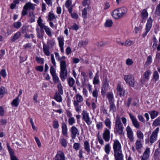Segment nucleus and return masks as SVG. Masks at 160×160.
Masks as SVG:
<instances>
[{
  "instance_id": "ea45409f",
  "label": "nucleus",
  "mask_w": 160,
  "mask_h": 160,
  "mask_svg": "<svg viewBox=\"0 0 160 160\" xmlns=\"http://www.w3.org/2000/svg\"><path fill=\"white\" fill-rule=\"evenodd\" d=\"M88 41L87 40H86L84 41H81L79 42L78 46L80 48L84 47L88 44Z\"/></svg>"
},
{
  "instance_id": "de8ad7c7",
  "label": "nucleus",
  "mask_w": 160,
  "mask_h": 160,
  "mask_svg": "<svg viewBox=\"0 0 160 160\" xmlns=\"http://www.w3.org/2000/svg\"><path fill=\"white\" fill-rule=\"evenodd\" d=\"M53 127L55 129H57L59 127V124L58 121L55 120L53 122Z\"/></svg>"
},
{
  "instance_id": "a18cd8bd",
  "label": "nucleus",
  "mask_w": 160,
  "mask_h": 160,
  "mask_svg": "<svg viewBox=\"0 0 160 160\" xmlns=\"http://www.w3.org/2000/svg\"><path fill=\"white\" fill-rule=\"evenodd\" d=\"M55 15L53 14L52 12H50L48 14V20L50 21H52L55 18Z\"/></svg>"
},
{
  "instance_id": "338daca9",
  "label": "nucleus",
  "mask_w": 160,
  "mask_h": 160,
  "mask_svg": "<svg viewBox=\"0 0 160 160\" xmlns=\"http://www.w3.org/2000/svg\"><path fill=\"white\" fill-rule=\"evenodd\" d=\"M138 118L139 120L141 122L144 123L145 122V121L142 115L140 114H139L138 116Z\"/></svg>"
},
{
  "instance_id": "4d7b16f0",
  "label": "nucleus",
  "mask_w": 160,
  "mask_h": 160,
  "mask_svg": "<svg viewBox=\"0 0 160 160\" xmlns=\"http://www.w3.org/2000/svg\"><path fill=\"white\" fill-rule=\"evenodd\" d=\"M155 13L157 15L160 16V3L157 6Z\"/></svg>"
},
{
  "instance_id": "6ab92c4d",
  "label": "nucleus",
  "mask_w": 160,
  "mask_h": 160,
  "mask_svg": "<svg viewBox=\"0 0 160 160\" xmlns=\"http://www.w3.org/2000/svg\"><path fill=\"white\" fill-rule=\"evenodd\" d=\"M35 4H32L30 2H28L24 6V8L27 9L34 10L35 9Z\"/></svg>"
},
{
  "instance_id": "423d86ee",
  "label": "nucleus",
  "mask_w": 160,
  "mask_h": 160,
  "mask_svg": "<svg viewBox=\"0 0 160 160\" xmlns=\"http://www.w3.org/2000/svg\"><path fill=\"white\" fill-rule=\"evenodd\" d=\"M152 22L153 20L152 18L149 17L147 20V22L146 26L145 29L146 32L142 35L143 37H145L148 33L149 32L152 26Z\"/></svg>"
},
{
  "instance_id": "7ed1b4c3",
  "label": "nucleus",
  "mask_w": 160,
  "mask_h": 160,
  "mask_svg": "<svg viewBox=\"0 0 160 160\" xmlns=\"http://www.w3.org/2000/svg\"><path fill=\"white\" fill-rule=\"evenodd\" d=\"M60 77L62 81H64L67 77L68 71L66 69V64L65 61H62L60 63Z\"/></svg>"
},
{
  "instance_id": "c03bdc74",
  "label": "nucleus",
  "mask_w": 160,
  "mask_h": 160,
  "mask_svg": "<svg viewBox=\"0 0 160 160\" xmlns=\"http://www.w3.org/2000/svg\"><path fill=\"white\" fill-rule=\"evenodd\" d=\"M152 61V57L149 55L147 58V61L145 62V65H148L150 64Z\"/></svg>"
},
{
  "instance_id": "052dcab7",
  "label": "nucleus",
  "mask_w": 160,
  "mask_h": 160,
  "mask_svg": "<svg viewBox=\"0 0 160 160\" xmlns=\"http://www.w3.org/2000/svg\"><path fill=\"white\" fill-rule=\"evenodd\" d=\"M126 63L128 65H131L133 64V62L132 59L128 58L126 59Z\"/></svg>"
},
{
  "instance_id": "9b49d317",
  "label": "nucleus",
  "mask_w": 160,
  "mask_h": 160,
  "mask_svg": "<svg viewBox=\"0 0 160 160\" xmlns=\"http://www.w3.org/2000/svg\"><path fill=\"white\" fill-rule=\"evenodd\" d=\"M127 137L131 142H132L134 141L133 133L132 128L130 127L128 125L126 128Z\"/></svg>"
},
{
  "instance_id": "603ef678",
  "label": "nucleus",
  "mask_w": 160,
  "mask_h": 160,
  "mask_svg": "<svg viewBox=\"0 0 160 160\" xmlns=\"http://www.w3.org/2000/svg\"><path fill=\"white\" fill-rule=\"evenodd\" d=\"M107 97L108 99L109 102L112 101L113 97L112 93H108L107 94Z\"/></svg>"
},
{
  "instance_id": "6e6552de",
  "label": "nucleus",
  "mask_w": 160,
  "mask_h": 160,
  "mask_svg": "<svg viewBox=\"0 0 160 160\" xmlns=\"http://www.w3.org/2000/svg\"><path fill=\"white\" fill-rule=\"evenodd\" d=\"M82 119L88 125H91L92 123V121L87 112L86 111L83 110L82 113Z\"/></svg>"
},
{
  "instance_id": "09e8293b",
  "label": "nucleus",
  "mask_w": 160,
  "mask_h": 160,
  "mask_svg": "<svg viewBox=\"0 0 160 160\" xmlns=\"http://www.w3.org/2000/svg\"><path fill=\"white\" fill-rule=\"evenodd\" d=\"M62 146L65 148L67 146V142L66 140L64 138H61L60 140Z\"/></svg>"
},
{
  "instance_id": "a878e982",
  "label": "nucleus",
  "mask_w": 160,
  "mask_h": 160,
  "mask_svg": "<svg viewBox=\"0 0 160 160\" xmlns=\"http://www.w3.org/2000/svg\"><path fill=\"white\" fill-rule=\"evenodd\" d=\"M84 148L87 152L89 153L90 152L91 149L90 144L88 141H86L84 142Z\"/></svg>"
},
{
  "instance_id": "1a4fd4ad",
  "label": "nucleus",
  "mask_w": 160,
  "mask_h": 160,
  "mask_svg": "<svg viewBox=\"0 0 160 160\" xmlns=\"http://www.w3.org/2000/svg\"><path fill=\"white\" fill-rule=\"evenodd\" d=\"M130 118L132 122V125L136 128H138L140 127V123L135 116L130 113H128Z\"/></svg>"
},
{
  "instance_id": "4be33fe9",
  "label": "nucleus",
  "mask_w": 160,
  "mask_h": 160,
  "mask_svg": "<svg viewBox=\"0 0 160 160\" xmlns=\"http://www.w3.org/2000/svg\"><path fill=\"white\" fill-rule=\"evenodd\" d=\"M42 29H44L48 37H51L52 36L51 29L45 25L43 27Z\"/></svg>"
},
{
  "instance_id": "4c0bfd02",
  "label": "nucleus",
  "mask_w": 160,
  "mask_h": 160,
  "mask_svg": "<svg viewBox=\"0 0 160 160\" xmlns=\"http://www.w3.org/2000/svg\"><path fill=\"white\" fill-rule=\"evenodd\" d=\"M67 81L70 87H73L75 83V80L72 78H68L67 79Z\"/></svg>"
},
{
  "instance_id": "6e6d98bb",
  "label": "nucleus",
  "mask_w": 160,
  "mask_h": 160,
  "mask_svg": "<svg viewBox=\"0 0 160 160\" xmlns=\"http://www.w3.org/2000/svg\"><path fill=\"white\" fill-rule=\"evenodd\" d=\"M113 22L111 20H107L105 23V25L107 27H111L112 24Z\"/></svg>"
},
{
  "instance_id": "72a5a7b5",
  "label": "nucleus",
  "mask_w": 160,
  "mask_h": 160,
  "mask_svg": "<svg viewBox=\"0 0 160 160\" xmlns=\"http://www.w3.org/2000/svg\"><path fill=\"white\" fill-rule=\"evenodd\" d=\"M110 144L108 143L105 145L104 146V150L105 152L107 154H109L110 151Z\"/></svg>"
},
{
  "instance_id": "37998d69",
  "label": "nucleus",
  "mask_w": 160,
  "mask_h": 160,
  "mask_svg": "<svg viewBox=\"0 0 160 160\" xmlns=\"http://www.w3.org/2000/svg\"><path fill=\"white\" fill-rule=\"evenodd\" d=\"M28 26H24L21 28V32L23 33H27L28 30Z\"/></svg>"
},
{
  "instance_id": "393cba45",
  "label": "nucleus",
  "mask_w": 160,
  "mask_h": 160,
  "mask_svg": "<svg viewBox=\"0 0 160 160\" xmlns=\"http://www.w3.org/2000/svg\"><path fill=\"white\" fill-rule=\"evenodd\" d=\"M151 72L150 70L146 71L143 75V78L144 81H148L149 79V76L151 74Z\"/></svg>"
},
{
  "instance_id": "dca6fc26",
  "label": "nucleus",
  "mask_w": 160,
  "mask_h": 160,
  "mask_svg": "<svg viewBox=\"0 0 160 160\" xmlns=\"http://www.w3.org/2000/svg\"><path fill=\"white\" fill-rule=\"evenodd\" d=\"M117 90L118 93L119 94L121 97L124 96L125 90L123 89L120 84L118 83V84L117 87Z\"/></svg>"
},
{
  "instance_id": "c9c22d12",
  "label": "nucleus",
  "mask_w": 160,
  "mask_h": 160,
  "mask_svg": "<svg viewBox=\"0 0 160 160\" xmlns=\"http://www.w3.org/2000/svg\"><path fill=\"white\" fill-rule=\"evenodd\" d=\"M106 126L110 129L111 128V122L109 118H107L104 122Z\"/></svg>"
},
{
  "instance_id": "13d9d810",
  "label": "nucleus",
  "mask_w": 160,
  "mask_h": 160,
  "mask_svg": "<svg viewBox=\"0 0 160 160\" xmlns=\"http://www.w3.org/2000/svg\"><path fill=\"white\" fill-rule=\"evenodd\" d=\"M6 93L5 88L3 87L0 88V96L3 95Z\"/></svg>"
},
{
  "instance_id": "39448f33",
  "label": "nucleus",
  "mask_w": 160,
  "mask_h": 160,
  "mask_svg": "<svg viewBox=\"0 0 160 160\" xmlns=\"http://www.w3.org/2000/svg\"><path fill=\"white\" fill-rule=\"evenodd\" d=\"M124 79L126 83L131 87H133L134 86L135 80L134 77L131 75H125Z\"/></svg>"
},
{
  "instance_id": "7c9ffc66",
  "label": "nucleus",
  "mask_w": 160,
  "mask_h": 160,
  "mask_svg": "<svg viewBox=\"0 0 160 160\" xmlns=\"http://www.w3.org/2000/svg\"><path fill=\"white\" fill-rule=\"evenodd\" d=\"M54 99L57 102H61L62 100L61 96L58 93L56 92L54 96Z\"/></svg>"
},
{
  "instance_id": "f257e3e1",
  "label": "nucleus",
  "mask_w": 160,
  "mask_h": 160,
  "mask_svg": "<svg viewBox=\"0 0 160 160\" xmlns=\"http://www.w3.org/2000/svg\"><path fill=\"white\" fill-rule=\"evenodd\" d=\"M113 149L115 160H124V155L122 149V145L118 139L113 141Z\"/></svg>"
},
{
  "instance_id": "20e7f679",
  "label": "nucleus",
  "mask_w": 160,
  "mask_h": 160,
  "mask_svg": "<svg viewBox=\"0 0 160 160\" xmlns=\"http://www.w3.org/2000/svg\"><path fill=\"white\" fill-rule=\"evenodd\" d=\"M75 98H76V100H74L73 104L76 111L78 112H80L81 111V105H80L79 103L83 101V98L82 96L79 93L76 94Z\"/></svg>"
},
{
  "instance_id": "bb28decb",
  "label": "nucleus",
  "mask_w": 160,
  "mask_h": 160,
  "mask_svg": "<svg viewBox=\"0 0 160 160\" xmlns=\"http://www.w3.org/2000/svg\"><path fill=\"white\" fill-rule=\"evenodd\" d=\"M120 14L118 12L117 9L113 10L112 13V17L116 19H118L121 18Z\"/></svg>"
},
{
  "instance_id": "2f4dec72",
  "label": "nucleus",
  "mask_w": 160,
  "mask_h": 160,
  "mask_svg": "<svg viewBox=\"0 0 160 160\" xmlns=\"http://www.w3.org/2000/svg\"><path fill=\"white\" fill-rule=\"evenodd\" d=\"M98 91L97 90V88H96L92 92V95L93 97L95 98V101L96 102H97V98L98 96Z\"/></svg>"
},
{
  "instance_id": "864d4df0",
  "label": "nucleus",
  "mask_w": 160,
  "mask_h": 160,
  "mask_svg": "<svg viewBox=\"0 0 160 160\" xmlns=\"http://www.w3.org/2000/svg\"><path fill=\"white\" fill-rule=\"evenodd\" d=\"M69 124V125H72L74 123H75V120L74 118L73 117H72L69 118L68 120Z\"/></svg>"
},
{
  "instance_id": "8fccbe9b",
  "label": "nucleus",
  "mask_w": 160,
  "mask_h": 160,
  "mask_svg": "<svg viewBox=\"0 0 160 160\" xmlns=\"http://www.w3.org/2000/svg\"><path fill=\"white\" fill-rule=\"evenodd\" d=\"M82 13V17L83 18H87L88 12L86 8H84L83 9Z\"/></svg>"
},
{
  "instance_id": "ddd939ff",
  "label": "nucleus",
  "mask_w": 160,
  "mask_h": 160,
  "mask_svg": "<svg viewBox=\"0 0 160 160\" xmlns=\"http://www.w3.org/2000/svg\"><path fill=\"white\" fill-rule=\"evenodd\" d=\"M103 139L106 142H108L110 139V131L107 128H105L102 134Z\"/></svg>"
},
{
  "instance_id": "680f3d73",
  "label": "nucleus",
  "mask_w": 160,
  "mask_h": 160,
  "mask_svg": "<svg viewBox=\"0 0 160 160\" xmlns=\"http://www.w3.org/2000/svg\"><path fill=\"white\" fill-rule=\"evenodd\" d=\"M50 72L52 76L56 74L55 70L54 67L52 66L50 67Z\"/></svg>"
},
{
  "instance_id": "a19ab883",
  "label": "nucleus",
  "mask_w": 160,
  "mask_h": 160,
  "mask_svg": "<svg viewBox=\"0 0 160 160\" xmlns=\"http://www.w3.org/2000/svg\"><path fill=\"white\" fill-rule=\"evenodd\" d=\"M98 72H97L95 75L93 80V83L94 84H98L99 82V80L98 79Z\"/></svg>"
},
{
  "instance_id": "aec40b11",
  "label": "nucleus",
  "mask_w": 160,
  "mask_h": 160,
  "mask_svg": "<svg viewBox=\"0 0 160 160\" xmlns=\"http://www.w3.org/2000/svg\"><path fill=\"white\" fill-rule=\"evenodd\" d=\"M62 134L64 136H67L68 134V128L67 125L65 122H62Z\"/></svg>"
},
{
  "instance_id": "9d476101",
  "label": "nucleus",
  "mask_w": 160,
  "mask_h": 160,
  "mask_svg": "<svg viewBox=\"0 0 160 160\" xmlns=\"http://www.w3.org/2000/svg\"><path fill=\"white\" fill-rule=\"evenodd\" d=\"M71 136L72 138L74 139L77 136L79 135V131L75 126H72L70 129Z\"/></svg>"
},
{
  "instance_id": "473e14b6",
  "label": "nucleus",
  "mask_w": 160,
  "mask_h": 160,
  "mask_svg": "<svg viewBox=\"0 0 160 160\" xmlns=\"http://www.w3.org/2000/svg\"><path fill=\"white\" fill-rule=\"evenodd\" d=\"M19 103V97H17L15 99H14L12 102V105L15 106V107H17Z\"/></svg>"
},
{
  "instance_id": "58836bf2",
  "label": "nucleus",
  "mask_w": 160,
  "mask_h": 160,
  "mask_svg": "<svg viewBox=\"0 0 160 160\" xmlns=\"http://www.w3.org/2000/svg\"><path fill=\"white\" fill-rule=\"evenodd\" d=\"M152 124L155 127L160 126V117L157 118L153 121Z\"/></svg>"
},
{
  "instance_id": "cd10ccee",
  "label": "nucleus",
  "mask_w": 160,
  "mask_h": 160,
  "mask_svg": "<svg viewBox=\"0 0 160 160\" xmlns=\"http://www.w3.org/2000/svg\"><path fill=\"white\" fill-rule=\"evenodd\" d=\"M152 119H153L156 117L158 114V112L155 110H153L148 112Z\"/></svg>"
},
{
  "instance_id": "bf43d9fd",
  "label": "nucleus",
  "mask_w": 160,
  "mask_h": 160,
  "mask_svg": "<svg viewBox=\"0 0 160 160\" xmlns=\"http://www.w3.org/2000/svg\"><path fill=\"white\" fill-rule=\"evenodd\" d=\"M109 42H100L98 43V46L99 47H104L107 45L109 44Z\"/></svg>"
},
{
  "instance_id": "5fc2aeb1",
  "label": "nucleus",
  "mask_w": 160,
  "mask_h": 160,
  "mask_svg": "<svg viewBox=\"0 0 160 160\" xmlns=\"http://www.w3.org/2000/svg\"><path fill=\"white\" fill-rule=\"evenodd\" d=\"M22 24L20 22H15L13 24L14 27L17 29L19 28L21 26Z\"/></svg>"
},
{
  "instance_id": "774afa93",
  "label": "nucleus",
  "mask_w": 160,
  "mask_h": 160,
  "mask_svg": "<svg viewBox=\"0 0 160 160\" xmlns=\"http://www.w3.org/2000/svg\"><path fill=\"white\" fill-rule=\"evenodd\" d=\"M123 13L124 15L126 14L127 12V10L126 8L125 7H122L120 8H118Z\"/></svg>"
},
{
  "instance_id": "f3484780",
  "label": "nucleus",
  "mask_w": 160,
  "mask_h": 160,
  "mask_svg": "<svg viewBox=\"0 0 160 160\" xmlns=\"http://www.w3.org/2000/svg\"><path fill=\"white\" fill-rule=\"evenodd\" d=\"M55 160H65L63 152L61 151H58L55 157Z\"/></svg>"
},
{
  "instance_id": "2eb2a0df",
  "label": "nucleus",
  "mask_w": 160,
  "mask_h": 160,
  "mask_svg": "<svg viewBox=\"0 0 160 160\" xmlns=\"http://www.w3.org/2000/svg\"><path fill=\"white\" fill-rule=\"evenodd\" d=\"M57 39L58 40L59 45L61 51L62 53H63L64 52L63 48L64 44V38L63 37L60 36Z\"/></svg>"
},
{
  "instance_id": "49530a36",
  "label": "nucleus",
  "mask_w": 160,
  "mask_h": 160,
  "mask_svg": "<svg viewBox=\"0 0 160 160\" xmlns=\"http://www.w3.org/2000/svg\"><path fill=\"white\" fill-rule=\"evenodd\" d=\"M153 78L155 81H157L159 79V76L158 72L157 71L154 72L153 76Z\"/></svg>"
},
{
  "instance_id": "f03ea898",
  "label": "nucleus",
  "mask_w": 160,
  "mask_h": 160,
  "mask_svg": "<svg viewBox=\"0 0 160 160\" xmlns=\"http://www.w3.org/2000/svg\"><path fill=\"white\" fill-rule=\"evenodd\" d=\"M124 128L121 121V118L117 115L115 121L114 132L115 134L119 135H124L123 130Z\"/></svg>"
},
{
  "instance_id": "3c124183",
  "label": "nucleus",
  "mask_w": 160,
  "mask_h": 160,
  "mask_svg": "<svg viewBox=\"0 0 160 160\" xmlns=\"http://www.w3.org/2000/svg\"><path fill=\"white\" fill-rule=\"evenodd\" d=\"M52 77L54 83H59L60 82L59 78L56 74L53 75V76H52Z\"/></svg>"
},
{
  "instance_id": "0eeeda50",
  "label": "nucleus",
  "mask_w": 160,
  "mask_h": 160,
  "mask_svg": "<svg viewBox=\"0 0 160 160\" xmlns=\"http://www.w3.org/2000/svg\"><path fill=\"white\" fill-rule=\"evenodd\" d=\"M159 130V128L158 127L152 132L149 138V141L151 144L153 143L157 140Z\"/></svg>"
},
{
  "instance_id": "c85d7f7f",
  "label": "nucleus",
  "mask_w": 160,
  "mask_h": 160,
  "mask_svg": "<svg viewBox=\"0 0 160 160\" xmlns=\"http://www.w3.org/2000/svg\"><path fill=\"white\" fill-rule=\"evenodd\" d=\"M21 35V32H18L14 35L13 36L11 39L12 42H14L19 38Z\"/></svg>"
},
{
  "instance_id": "4468645a",
  "label": "nucleus",
  "mask_w": 160,
  "mask_h": 160,
  "mask_svg": "<svg viewBox=\"0 0 160 160\" xmlns=\"http://www.w3.org/2000/svg\"><path fill=\"white\" fill-rule=\"evenodd\" d=\"M109 87V85L107 80V78H106L103 82V84L102 88L101 93L102 95H104L107 90L108 89Z\"/></svg>"
},
{
  "instance_id": "412c9836",
  "label": "nucleus",
  "mask_w": 160,
  "mask_h": 160,
  "mask_svg": "<svg viewBox=\"0 0 160 160\" xmlns=\"http://www.w3.org/2000/svg\"><path fill=\"white\" fill-rule=\"evenodd\" d=\"M43 49L45 55L47 56H49L50 55L49 48L48 45L45 44H43Z\"/></svg>"
},
{
  "instance_id": "69168bd1",
  "label": "nucleus",
  "mask_w": 160,
  "mask_h": 160,
  "mask_svg": "<svg viewBox=\"0 0 160 160\" xmlns=\"http://www.w3.org/2000/svg\"><path fill=\"white\" fill-rule=\"evenodd\" d=\"M58 88L59 93L62 95L63 94V91L61 85L60 83L58 85Z\"/></svg>"
},
{
  "instance_id": "a211bd4d",
  "label": "nucleus",
  "mask_w": 160,
  "mask_h": 160,
  "mask_svg": "<svg viewBox=\"0 0 160 160\" xmlns=\"http://www.w3.org/2000/svg\"><path fill=\"white\" fill-rule=\"evenodd\" d=\"M36 30L38 38L40 39H42L44 33L43 29H40L38 27H37L36 28Z\"/></svg>"
},
{
  "instance_id": "0e129e2a",
  "label": "nucleus",
  "mask_w": 160,
  "mask_h": 160,
  "mask_svg": "<svg viewBox=\"0 0 160 160\" xmlns=\"http://www.w3.org/2000/svg\"><path fill=\"white\" fill-rule=\"evenodd\" d=\"M36 60L38 63H41V64H43L44 63V60L42 58H41L39 57H36Z\"/></svg>"
},
{
  "instance_id": "c756f323",
  "label": "nucleus",
  "mask_w": 160,
  "mask_h": 160,
  "mask_svg": "<svg viewBox=\"0 0 160 160\" xmlns=\"http://www.w3.org/2000/svg\"><path fill=\"white\" fill-rule=\"evenodd\" d=\"M136 148L137 150H138L142 147V144L141 140H137L135 143Z\"/></svg>"
},
{
  "instance_id": "f8f14e48",
  "label": "nucleus",
  "mask_w": 160,
  "mask_h": 160,
  "mask_svg": "<svg viewBox=\"0 0 160 160\" xmlns=\"http://www.w3.org/2000/svg\"><path fill=\"white\" fill-rule=\"evenodd\" d=\"M150 150V148H147L145 150L142 155L141 156V160H148L149 158Z\"/></svg>"
},
{
  "instance_id": "f704fd0d",
  "label": "nucleus",
  "mask_w": 160,
  "mask_h": 160,
  "mask_svg": "<svg viewBox=\"0 0 160 160\" xmlns=\"http://www.w3.org/2000/svg\"><path fill=\"white\" fill-rule=\"evenodd\" d=\"M42 20L41 17H39L37 21L38 25L40 27V29H42V28L45 25L42 22Z\"/></svg>"
},
{
  "instance_id": "e433bc0d",
  "label": "nucleus",
  "mask_w": 160,
  "mask_h": 160,
  "mask_svg": "<svg viewBox=\"0 0 160 160\" xmlns=\"http://www.w3.org/2000/svg\"><path fill=\"white\" fill-rule=\"evenodd\" d=\"M137 135L138 138L139 139V140H143L144 138V135L143 133L140 131H137Z\"/></svg>"
},
{
  "instance_id": "79ce46f5",
  "label": "nucleus",
  "mask_w": 160,
  "mask_h": 160,
  "mask_svg": "<svg viewBox=\"0 0 160 160\" xmlns=\"http://www.w3.org/2000/svg\"><path fill=\"white\" fill-rule=\"evenodd\" d=\"M110 102V111H112L113 112L115 111L116 108L113 102Z\"/></svg>"
},
{
  "instance_id": "e2e57ef3",
  "label": "nucleus",
  "mask_w": 160,
  "mask_h": 160,
  "mask_svg": "<svg viewBox=\"0 0 160 160\" xmlns=\"http://www.w3.org/2000/svg\"><path fill=\"white\" fill-rule=\"evenodd\" d=\"M0 74L3 78H5L7 76V73L5 70L4 69L1 70L0 72Z\"/></svg>"
},
{
  "instance_id": "5701e85b",
  "label": "nucleus",
  "mask_w": 160,
  "mask_h": 160,
  "mask_svg": "<svg viewBox=\"0 0 160 160\" xmlns=\"http://www.w3.org/2000/svg\"><path fill=\"white\" fill-rule=\"evenodd\" d=\"M160 157V149H156L154 154V158L155 160H159Z\"/></svg>"
},
{
  "instance_id": "b1692460",
  "label": "nucleus",
  "mask_w": 160,
  "mask_h": 160,
  "mask_svg": "<svg viewBox=\"0 0 160 160\" xmlns=\"http://www.w3.org/2000/svg\"><path fill=\"white\" fill-rule=\"evenodd\" d=\"M148 16V13L147 10L145 9L143 10L141 13V17L142 19L146 20Z\"/></svg>"
}]
</instances>
